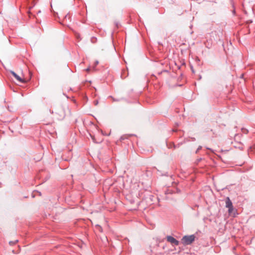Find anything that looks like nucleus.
<instances>
[{
	"instance_id": "obj_1",
	"label": "nucleus",
	"mask_w": 255,
	"mask_h": 255,
	"mask_svg": "<svg viewBox=\"0 0 255 255\" xmlns=\"http://www.w3.org/2000/svg\"><path fill=\"white\" fill-rule=\"evenodd\" d=\"M195 237L194 235L185 236L183 237L182 241L184 244L190 245L195 240Z\"/></svg>"
},
{
	"instance_id": "obj_2",
	"label": "nucleus",
	"mask_w": 255,
	"mask_h": 255,
	"mask_svg": "<svg viewBox=\"0 0 255 255\" xmlns=\"http://www.w3.org/2000/svg\"><path fill=\"white\" fill-rule=\"evenodd\" d=\"M166 239L168 242L176 246L179 245V242L172 236H167L166 237Z\"/></svg>"
},
{
	"instance_id": "obj_3",
	"label": "nucleus",
	"mask_w": 255,
	"mask_h": 255,
	"mask_svg": "<svg viewBox=\"0 0 255 255\" xmlns=\"http://www.w3.org/2000/svg\"><path fill=\"white\" fill-rule=\"evenodd\" d=\"M11 73L18 82L20 83H24L26 82V81L24 79L21 78L20 76L17 75L14 72L11 71Z\"/></svg>"
},
{
	"instance_id": "obj_4",
	"label": "nucleus",
	"mask_w": 255,
	"mask_h": 255,
	"mask_svg": "<svg viewBox=\"0 0 255 255\" xmlns=\"http://www.w3.org/2000/svg\"><path fill=\"white\" fill-rule=\"evenodd\" d=\"M59 111L58 114L60 115V119H63L65 116V112L62 107H59Z\"/></svg>"
},
{
	"instance_id": "obj_5",
	"label": "nucleus",
	"mask_w": 255,
	"mask_h": 255,
	"mask_svg": "<svg viewBox=\"0 0 255 255\" xmlns=\"http://www.w3.org/2000/svg\"><path fill=\"white\" fill-rule=\"evenodd\" d=\"M232 206H233L232 201H231L229 197H227L226 200V207L227 208H228V207L231 208V207H232Z\"/></svg>"
},
{
	"instance_id": "obj_6",
	"label": "nucleus",
	"mask_w": 255,
	"mask_h": 255,
	"mask_svg": "<svg viewBox=\"0 0 255 255\" xmlns=\"http://www.w3.org/2000/svg\"><path fill=\"white\" fill-rule=\"evenodd\" d=\"M228 212L230 214H231L234 210V207L232 206V207H231V208L228 207Z\"/></svg>"
},
{
	"instance_id": "obj_7",
	"label": "nucleus",
	"mask_w": 255,
	"mask_h": 255,
	"mask_svg": "<svg viewBox=\"0 0 255 255\" xmlns=\"http://www.w3.org/2000/svg\"><path fill=\"white\" fill-rule=\"evenodd\" d=\"M242 131L243 133L247 134L248 132V130L245 128H242Z\"/></svg>"
},
{
	"instance_id": "obj_8",
	"label": "nucleus",
	"mask_w": 255,
	"mask_h": 255,
	"mask_svg": "<svg viewBox=\"0 0 255 255\" xmlns=\"http://www.w3.org/2000/svg\"><path fill=\"white\" fill-rule=\"evenodd\" d=\"M96 227H97V229H98L100 232H102V227H101V226H99V225H97V226H96Z\"/></svg>"
},
{
	"instance_id": "obj_9",
	"label": "nucleus",
	"mask_w": 255,
	"mask_h": 255,
	"mask_svg": "<svg viewBox=\"0 0 255 255\" xmlns=\"http://www.w3.org/2000/svg\"><path fill=\"white\" fill-rule=\"evenodd\" d=\"M15 243V242H9V244L10 245H13Z\"/></svg>"
},
{
	"instance_id": "obj_10",
	"label": "nucleus",
	"mask_w": 255,
	"mask_h": 255,
	"mask_svg": "<svg viewBox=\"0 0 255 255\" xmlns=\"http://www.w3.org/2000/svg\"><path fill=\"white\" fill-rule=\"evenodd\" d=\"M201 148V146H199V147L198 148V149H197V151H196V152H197L198 151H199Z\"/></svg>"
},
{
	"instance_id": "obj_11",
	"label": "nucleus",
	"mask_w": 255,
	"mask_h": 255,
	"mask_svg": "<svg viewBox=\"0 0 255 255\" xmlns=\"http://www.w3.org/2000/svg\"><path fill=\"white\" fill-rule=\"evenodd\" d=\"M94 103L96 105H97L98 103V101H95Z\"/></svg>"
},
{
	"instance_id": "obj_12",
	"label": "nucleus",
	"mask_w": 255,
	"mask_h": 255,
	"mask_svg": "<svg viewBox=\"0 0 255 255\" xmlns=\"http://www.w3.org/2000/svg\"><path fill=\"white\" fill-rule=\"evenodd\" d=\"M87 72H89L90 71V68H88L87 69H86V70Z\"/></svg>"
},
{
	"instance_id": "obj_13",
	"label": "nucleus",
	"mask_w": 255,
	"mask_h": 255,
	"mask_svg": "<svg viewBox=\"0 0 255 255\" xmlns=\"http://www.w3.org/2000/svg\"><path fill=\"white\" fill-rule=\"evenodd\" d=\"M98 63V61H97V62H96V64H97Z\"/></svg>"
}]
</instances>
